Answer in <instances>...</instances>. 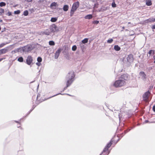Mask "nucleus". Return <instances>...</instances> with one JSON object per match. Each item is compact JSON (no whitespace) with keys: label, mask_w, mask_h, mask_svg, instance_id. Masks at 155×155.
<instances>
[{"label":"nucleus","mask_w":155,"mask_h":155,"mask_svg":"<svg viewBox=\"0 0 155 155\" xmlns=\"http://www.w3.org/2000/svg\"><path fill=\"white\" fill-rule=\"evenodd\" d=\"M125 84V81L124 80H119L116 81L114 85L116 87H121Z\"/></svg>","instance_id":"nucleus-1"},{"label":"nucleus","mask_w":155,"mask_h":155,"mask_svg":"<svg viewBox=\"0 0 155 155\" xmlns=\"http://www.w3.org/2000/svg\"><path fill=\"white\" fill-rule=\"evenodd\" d=\"M79 3L78 2H77L74 3L72 6V8L71 10V13L72 12V14H73L74 12H75L77 8L79 7Z\"/></svg>","instance_id":"nucleus-2"},{"label":"nucleus","mask_w":155,"mask_h":155,"mask_svg":"<svg viewBox=\"0 0 155 155\" xmlns=\"http://www.w3.org/2000/svg\"><path fill=\"white\" fill-rule=\"evenodd\" d=\"M127 63L129 65H130L134 61L133 55L132 54L129 55L127 58Z\"/></svg>","instance_id":"nucleus-3"},{"label":"nucleus","mask_w":155,"mask_h":155,"mask_svg":"<svg viewBox=\"0 0 155 155\" xmlns=\"http://www.w3.org/2000/svg\"><path fill=\"white\" fill-rule=\"evenodd\" d=\"M51 33L52 32H54L58 31V29L57 27L54 24L52 25L49 29Z\"/></svg>","instance_id":"nucleus-4"},{"label":"nucleus","mask_w":155,"mask_h":155,"mask_svg":"<svg viewBox=\"0 0 155 155\" xmlns=\"http://www.w3.org/2000/svg\"><path fill=\"white\" fill-rule=\"evenodd\" d=\"M74 77L75 75L74 72L73 71H71L68 73L66 78L74 79Z\"/></svg>","instance_id":"nucleus-5"},{"label":"nucleus","mask_w":155,"mask_h":155,"mask_svg":"<svg viewBox=\"0 0 155 155\" xmlns=\"http://www.w3.org/2000/svg\"><path fill=\"white\" fill-rule=\"evenodd\" d=\"M32 47L31 46H27L22 48V50L23 52H28L32 49Z\"/></svg>","instance_id":"nucleus-6"},{"label":"nucleus","mask_w":155,"mask_h":155,"mask_svg":"<svg viewBox=\"0 0 155 155\" xmlns=\"http://www.w3.org/2000/svg\"><path fill=\"white\" fill-rule=\"evenodd\" d=\"M74 79H72L66 78V83L68 84V86H70L74 81Z\"/></svg>","instance_id":"nucleus-7"},{"label":"nucleus","mask_w":155,"mask_h":155,"mask_svg":"<svg viewBox=\"0 0 155 155\" xmlns=\"http://www.w3.org/2000/svg\"><path fill=\"white\" fill-rule=\"evenodd\" d=\"M150 94V93L149 91H147L143 95V99L144 101L146 102L148 101L149 98L148 95Z\"/></svg>","instance_id":"nucleus-8"},{"label":"nucleus","mask_w":155,"mask_h":155,"mask_svg":"<svg viewBox=\"0 0 155 155\" xmlns=\"http://www.w3.org/2000/svg\"><path fill=\"white\" fill-rule=\"evenodd\" d=\"M33 59L32 57L31 56H28L27 58L26 62V63L28 65H31V64L32 63Z\"/></svg>","instance_id":"nucleus-9"},{"label":"nucleus","mask_w":155,"mask_h":155,"mask_svg":"<svg viewBox=\"0 0 155 155\" xmlns=\"http://www.w3.org/2000/svg\"><path fill=\"white\" fill-rule=\"evenodd\" d=\"M112 144V143L111 141H110L109 143H108L103 150L102 153H103L107 151L108 150V148L110 147Z\"/></svg>","instance_id":"nucleus-10"},{"label":"nucleus","mask_w":155,"mask_h":155,"mask_svg":"<svg viewBox=\"0 0 155 155\" xmlns=\"http://www.w3.org/2000/svg\"><path fill=\"white\" fill-rule=\"evenodd\" d=\"M51 34V32L49 29H46L44 31L41 32L40 33L41 35H49Z\"/></svg>","instance_id":"nucleus-11"},{"label":"nucleus","mask_w":155,"mask_h":155,"mask_svg":"<svg viewBox=\"0 0 155 155\" xmlns=\"http://www.w3.org/2000/svg\"><path fill=\"white\" fill-rule=\"evenodd\" d=\"M61 51V49L60 48H59L56 51L55 54V56H54V58L55 59H58Z\"/></svg>","instance_id":"nucleus-12"},{"label":"nucleus","mask_w":155,"mask_h":155,"mask_svg":"<svg viewBox=\"0 0 155 155\" xmlns=\"http://www.w3.org/2000/svg\"><path fill=\"white\" fill-rule=\"evenodd\" d=\"M140 75L141 77V78L144 80L146 78V75L143 72L141 71L140 73Z\"/></svg>","instance_id":"nucleus-13"},{"label":"nucleus","mask_w":155,"mask_h":155,"mask_svg":"<svg viewBox=\"0 0 155 155\" xmlns=\"http://www.w3.org/2000/svg\"><path fill=\"white\" fill-rule=\"evenodd\" d=\"M121 78L125 80H127L128 79V76L127 74H123L121 76Z\"/></svg>","instance_id":"nucleus-14"},{"label":"nucleus","mask_w":155,"mask_h":155,"mask_svg":"<svg viewBox=\"0 0 155 155\" xmlns=\"http://www.w3.org/2000/svg\"><path fill=\"white\" fill-rule=\"evenodd\" d=\"M8 51V50L5 49H2L0 50V55L5 54Z\"/></svg>","instance_id":"nucleus-15"},{"label":"nucleus","mask_w":155,"mask_h":155,"mask_svg":"<svg viewBox=\"0 0 155 155\" xmlns=\"http://www.w3.org/2000/svg\"><path fill=\"white\" fill-rule=\"evenodd\" d=\"M57 4L56 2H53L50 5V7L52 9H54V8L53 7H55L57 6Z\"/></svg>","instance_id":"nucleus-16"},{"label":"nucleus","mask_w":155,"mask_h":155,"mask_svg":"<svg viewBox=\"0 0 155 155\" xmlns=\"http://www.w3.org/2000/svg\"><path fill=\"white\" fill-rule=\"evenodd\" d=\"M10 41H8L7 42H5L3 43H2V44H0V48L3 47L5 45L8 44L10 43Z\"/></svg>","instance_id":"nucleus-17"},{"label":"nucleus","mask_w":155,"mask_h":155,"mask_svg":"<svg viewBox=\"0 0 155 155\" xmlns=\"http://www.w3.org/2000/svg\"><path fill=\"white\" fill-rule=\"evenodd\" d=\"M146 5L148 6H150L151 5L152 2L151 0H146Z\"/></svg>","instance_id":"nucleus-18"},{"label":"nucleus","mask_w":155,"mask_h":155,"mask_svg":"<svg viewBox=\"0 0 155 155\" xmlns=\"http://www.w3.org/2000/svg\"><path fill=\"white\" fill-rule=\"evenodd\" d=\"M92 18V15H88L84 17V18L85 19H90Z\"/></svg>","instance_id":"nucleus-19"},{"label":"nucleus","mask_w":155,"mask_h":155,"mask_svg":"<svg viewBox=\"0 0 155 155\" xmlns=\"http://www.w3.org/2000/svg\"><path fill=\"white\" fill-rule=\"evenodd\" d=\"M114 49L116 51H119L120 50V48L118 45H115L114 46Z\"/></svg>","instance_id":"nucleus-20"},{"label":"nucleus","mask_w":155,"mask_h":155,"mask_svg":"<svg viewBox=\"0 0 155 155\" xmlns=\"http://www.w3.org/2000/svg\"><path fill=\"white\" fill-rule=\"evenodd\" d=\"M69 7L67 5H65L63 8V10L64 11H67L68 10Z\"/></svg>","instance_id":"nucleus-21"},{"label":"nucleus","mask_w":155,"mask_h":155,"mask_svg":"<svg viewBox=\"0 0 155 155\" xmlns=\"http://www.w3.org/2000/svg\"><path fill=\"white\" fill-rule=\"evenodd\" d=\"M154 51L152 50H150L148 52V54H149V56L150 55L154 54Z\"/></svg>","instance_id":"nucleus-22"},{"label":"nucleus","mask_w":155,"mask_h":155,"mask_svg":"<svg viewBox=\"0 0 155 155\" xmlns=\"http://www.w3.org/2000/svg\"><path fill=\"white\" fill-rule=\"evenodd\" d=\"M88 39L87 38H85L82 41V42H81L82 44H85L87 42Z\"/></svg>","instance_id":"nucleus-23"},{"label":"nucleus","mask_w":155,"mask_h":155,"mask_svg":"<svg viewBox=\"0 0 155 155\" xmlns=\"http://www.w3.org/2000/svg\"><path fill=\"white\" fill-rule=\"evenodd\" d=\"M57 20V18H52L51 19V21L52 22H55Z\"/></svg>","instance_id":"nucleus-24"},{"label":"nucleus","mask_w":155,"mask_h":155,"mask_svg":"<svg viewBox=\"0 0 155 155\" xmlns=\"http://www.w3.org/2000/svg\"><path fill=\"white\" fill-rule=\"evenodd\" d=\"M64 94H61V93H58V94H56L55 95H53V96H51V97H50L49 98H48L47 99H49V98H52V97H54V96H57V95H59V94L64 95ZM67 94V95H69V96H70V95H69V94Z\"/></svg>","instance_id":"nucleus-25"},{"label":"nucleus","mask_w":155,"mask_h":155,"mask_svg":"<svg viewBox=\"0 0 155 155\" xmlns=\"http://www.w3.org/2000/svg\"><path fill=\"white\" fill-rule=\"evenodd\" d=\"M49 45H50L53 46L55 45L54 42L52 41H50L49 42Z\"/></svg>","instance_id":"nucleus-26"},{"label":"nucleus","mask_w":155,"mask_h":155,"mask_svg":"<svg viewBox=\"0 0 155 155\" xmlns=\"http://www.w3.org/2000/svg\"><path fill=\"white\" fill-rule=\"evenodd\" d=\"M80 46L82 50L85 47L83 44L81 43H80Z\"/></svg>","instance_id":"nucleus-27"},{"label":"nucleus","mask_w":155,"mask_h":155,"mask_svg":"<svg viewBox=\"0 0 155 155\" xmlns=\"http://www.w3.org/2000/svg\"><path fill=\"white\" fill-rule=\"evenodd\" d=\"M18 61L20 62H22L23 61V59L22 57H20L18 59Z\"/></svg>","instance_id":"nucleus-28"},{"label":"nucleus","mask_w":155,"mask_h":155,"mask_svg":"<svg viewBox=\"0 0 155 155\" xmlns=\"http://www.w3.org/2000/svg\"><path fill=\"white\" fill-rule=\"evenodd\" d=\"M6 5V3L5 2H2L0 3V6L1 7L5 6Z\"/></svg>","instance_id":"nucleus-29"},{"label":"nucleus","mask_w":155,"mask_h":155,"mask_svg":"<svg viewBox=\"0 0 155 155\" xmlns=\"http://www.w3.org/2000/svg\"><path fill=\"white\" fill-rule=\"evenodd\" d=\"M28 12L27 10H25L24 12L23 15L25 16H27L28 15Z\"/></svg>","instance_id":"nucleus-30"},{"label":"nucleus","mask_w":155,"mask_h":155,"mask_svg":"<svg viewBox=\"0 0 155 155\" xmlns=\"http://www.w3.org/2000/svg\"><path fill=\"white\" fill-rule=\"evenodd\" d=\"M4 12V9L0 8V15H1L2 13H3Z\"/></svg>","instance_id":"nucleus-31"},{"label":"nucleus","mask_w":155,"mask_h":155,"mask_svg":"<svg viewBox=\"0 0 155 155\" xmlns=\"http://www.w3.org/2000/svg\"><path fill=\"white\" fill-rule=\"evenodd\" d=\"M147 21V22H153V18H150L149 19L146 20Z\"/></svg>","instance_id":"nucleus-32"},{"label":"nucleus","mask_w":155,"mask_h":155,"mask_svg":"<svg viewBox=\"0 0 155 155\" xmlns=\"http://www.w3.org/2000/svg\"><path fill=\"white\" fill-rule=\"evenodd\" d=\"M77 47L76 45H74L72 48V49L73 51H75L77 49Z\"/></svg>","instance_id":"nucleus-33"},{"label":"nucleus","mask_w":155,"mask_h":155,"mask_svg":"<svg viewBox=\"0 0 155 155\" xmlns=\"http://www.w3.org/2000/svg\"><path fill=\"white\" fill-rule=\"evenodd\" d=\"M20 13V11L19 10H17L14 12V14H19Z\"/></svg>","instance_id":"nucleus-34"},{"label":"nucleus","mask_w":155,"mask_h":155,"mask_svg":"<svg viewBox=\"0 0 155 155\" xmlns=\"http://www.w3.org/2000/svg\"><path fill=\"white\" fill-rule=\"evenodd\" d=\"M37 61L38 62H41L42 61V58L40 57H38L37 58Z\"/></svg>","instance_id":"nucleus-35"},{"label":"nucleus","mask_w":155,"mask_h":155,"mask_svg":"<svg viewBox=\"0 0 155 155\" xmlns=\"http://www.w3.org/2000/svg\"><path fill=\"white\" fill-rule=\"evenodd\" d=\"M113 39L111 38L108 40L107 41V42L108 43H111L113 42Z\"/></svg>","instance_id":"nucleus-36"},{"label":"nucleus","mask_w":155,"mask_h":155,"mask_svg":"<svg viewBox=\"0 0 155 155\" xmlns=\"http://www.w3.org/2000/svg\"><path fill=\"white\" fill-rule=\"evenodd\" d=\"M112 6L113 7H116V4H115V2L114 1L112 4Z\"/></svg>","instance_id":"nucleus-37"},{"label":"nucleus","mask_w":155,"mask_h":155,"mask_svg":"<svg viewBox=\"0 0 155 155\" xmlns=\"http://www.w3.org/2000/svg\"><path fill=\"white\" fill-rule=\"evenodd\" d=\"M66 87H64V89H63V90L62 91H61V92H62L64 91V90H66L67 89V87H69V86H68V84H67V83H66Z\"/></svg>","instance_id":"nucleus-38"},{"label":"nucleus","mask_w":155,"mask_h":155,"mask_svg":"<svg viewBox=\"0 0 155 155\" xmlns=\"http://www.w3.org/2000/svg\"><path fill=\"white\" fill-rule=\"evenodd\" d=\"M93 23V24H97L99 23V21H98L96 20L94 21Z\"/></svg>","instance_id":"nucleus-39"},{"label":"nucleus","mask_w":155,"mask_h":155,"mask_svg":"<svg viewBox=\"0 0 155 155\" xmlns=\"http://www.w3.org/2000/svg\"><path fill=\"white\" fill-rule=\"evenodd\" d=\"M16 52H19L21 51V49L20 48H17L16 49H15Z\"/></svg>","instance_id":"nucleus-40"},{"label":"nucleus","mask_w":155,"mask_h":155,"mask_svg":"<svg viewBox=\"0 0 155 155\" xmlns=\"http://www.w3.org/2000/svg\"><path fill=\"white\" fill-rule=\"evenodd\" d=\"M7 15L9 16H11L12 15V13L11 12H9L7 13Z\"/></svg>","instance_id":"nucleus-41"},{"label":"nucleus","mask_w":155,"mask_h":155,"mask_svg":"<svg viewBox=\"0 0 155 155\" xmlns=\"http://www.w3.org/2000/svg\"><path fill=\"white\" fill-rule=\"evenodd\" d=\"M17 53V52L16 51L15 49L14 50L12 51V54H15V53Z\"/></svg>","instance_id":"nucleus-42"},{"label":"nucleus","mask_w":155,"mask_h":155,"mask_svg":"<svg viewBox=\"0 0 155 155\" xmlns=\"http://www.w3.org/2000/svg\"><path fill=\"white\" fill-rule=\"evenodd\" d=\"M36 64L38 66H40L41 64L40 62H37L36 63Z\"/></svg>","instance_id":"nucleus-43"},{"label":"nucleus","mask_w":155,"mask_h":155,"mask_svg":"<svg viewBox=\"0 0 155 155\" xmlns=\"http://www.w3.org/2000/svg\"><path fill=\"white\" fill-rule=\"evenodd\" d=\"M153 110L154 112H155V105L153 106Z\"/></svg>","instance_id":"nucleus-44"},{"label":"nucleus","mask_w":155,"mask_h":155,"mask_svg":"<svg viewBox=\"0 0 155 155\" xmlns=\"http://www.w3.org/2000/svg\"><path fill=\"white\" fill-rule=\"evenodd\" d=\"M152 28L153 29H155V25H153L152 27Z\"/></svg>","instance_id":"nucleus-45"},{"label":"nucleus","mask_w":155,"mask_h":155,"mask_svg":"<svg viewBox=\"0 0 155 155\" xmlns=\"http://www.w3.org/2000/svg\"><path fill=\"white\" fill-rule=\"evenodd\" d=\"M26 1H27L28 2H31L32 1V0H25Z\"/></svg>","instance_id":"nucleus-46"},{"label":"nucleus","mask_w":155,"mask_h":155,"mask_svg":"<svg viewBox=\"0 0 155 155\" xmlns=\"http://www.w3.org/2000/svg\"><path fill=\"white\" fill-rule=\"evenodd\" d=\"M5 58H0V62L3 59H5Z\"/></svg>","instance_id":"nucleus-47"},{"label":"nucleus","mask_w":155,"mask_h":155,"mask_svg":"<svg viewBox=\"0 0 155 155\" xmlns=\"http://www.w3.org/2000/svg\"><path fill=\"white\" fill-rule=\"evenodd\" d=\"M40 95L39 94L37 95V99H38V97H40Z\"/></svg>","instance_id":"nucleus-48"},{"label":"nucleus","mask_w":155,"mask_h":155,"mask_svg":"<svg viewBox=\"0 0 155 155\" xmlns=\"http://www.w3.org/2000/svg\"><path fill=\"white\" fill-rule=\"evenodd\" d=\"M130 129H129L128 130H126V131H125V133H127V132H128V131H130Z\"/></svg>","instance_id":"nucleus-49"},{"label":"nucleus","mask_w":155,"mask_h":155,"mask_svg":"<svg viewBox=\"0 0 155 155\" xmlns=\"http://www.w3.org/2000/svg\"><path fill=\"white\" fill-rule=\"evenodd\" d=\"M154 60V63H155V55L153 56Z\"/></svg>","instance_id":"nucleus-50"},{"label":"nucleus","mask_w":155,"mask_h":155,"mask_svg":"<svg viewBox=\"0 0 155 155\" xmlns=\"http://www.w3.org/2000/svg\"><path fill=\"white\" fill-rule=\"evenodd\" d=\"M120 117H121L120 114H119V117L120 119Z\"/></svg>","instance_id":"nucleus-51"},{"label":"nucleus","mask_w":155,"mask_h":155,"mask_svg":"<svg viewBox=\"0 0 155 155\" xmlns=\"http://www.w3.org/2000/svg\"><path fill=\"white\" fill-rule=\"evenodd\" d=\"M34 108H33L32 110H31L30 111H29V113H30L31 112V111H32V110L34 109Z\"/></svg>","instance_id":"nucleus-52"},{"label":"nucleus","mask_w":155,"mask_h":155,"mask_svg":"<svg viewBox=\"0 0 155 155\" xmlns=\"http://www.w3.org/2000/svg\"><path fill=\"white\" fill-rule=\"evenodd\" d=\"M70 14H71V16H72L73 15V14H72V13L71 14V12H70Z\"/></svg>","instance_id":"nucleus-53"},{"label":"nucleus","mask_w":155,"mask_h":155,"mask_svg":"<svg viewBox=\"0 0 155 155\" xmlns=\"http://www.w3.org/2000/svg\"><path fill=\"white\" fill-rule=\"evenodd\" d=\"M145 122H146V123H147L148 122V120H145Z\"/></svg>","instance_id":"nucleus-54"},{"label":"nucleus","mask_w":155,"mask_h":155,"mask_svg":"<svg viewBox=\"0 0 155 155\" xmlns=\"http://www.w3.org/2000/svg\"><path fill=\"white\" fill-rule=\"evenodd\" d=\"M153 21H154V22H155V18L153 19Z\"/></svg>","instance_id":"nucleus-55"},{"label":"nucleus","mask_w":155,"mask_h":155,"mask_svg":"<svg viewBox=\"0 0 155 155\" xmlns=\"http://www.w3.org/2000/svg\"><path fill=\"white\" fill-rule=\"evenodd\" d=\"M15 121L16 123H19V122H18V121Z\"/></svg>","instance_id":"nucleus-56"},{"label":"nucleus","mask_w":155,"mask_h":155,"mask_svg":"<svg viewBox=\"0 0 155 155\" xmlns=\"http://www.w3.org/2000/svg\"><path fill=\"white\" fill-rule=\"evenodd\" d=\"M0 21V22H2V20H1Z\"/></svg>","instance_id":"nucleus-57"},{"label":"nucleus","mask_w":155,"mask_h":155,"mask_svg":"<svg viewBox=\"0 0 155 155\" xmlns=\"http://www.w3.org/2000/svg\"><path fill=\"white\" fill-rule=\"evenodd\" d=\"M122 28H123V29H124V27H123Z\"/></svg>","instance_id":"nucleus-58"},{"label":"nucleus","mask_w":155,"mask_h":155,"mask_svg":"<svg viewBox=\"0 0 155 155\" xmlns=\"http://www.w3.org/2000/svg\"><path fill=\"white\" fill-rule=\"evenodd\" d=\"M130 22H128V24H130Z\"/></svg>","instance_id":"nucleus-59"},{"label":"nucleus","mask_w":155,"mask_h":155,"mask_svg":"<svg viewBox=\"0 0 155 155\" xmlns=\"http://www.w3.org/2000/svg\"><path fill=\"white\" fill-rule=\"evenodd\" d=\"M101 154H102V153H101V154L100 155H101Z\"/></svg>","instance_id":"nucleus-60"}]
</instances>
